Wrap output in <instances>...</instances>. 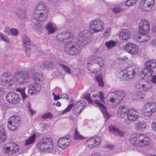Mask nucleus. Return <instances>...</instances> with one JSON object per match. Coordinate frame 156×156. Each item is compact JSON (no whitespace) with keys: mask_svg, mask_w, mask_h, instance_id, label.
Masks as SVG:
<instances>
[{"mask_svg":"<svg viewBox=\"0 0 156 156\" xmlns=\"http://www.w3.org/2000/svg\"><path fill=\"white\" fill-rule=\"evenodd\" d=\"M124 49L125 51L132 55L137 54L139 51L138 46L135 44L131 43L126 44L124 46Z\"/></svg>","mask_w":156,"mask_h":156,"instance_id":"obj_17","label":"nucleus"},{"mask_svg":"<svg viewBox=\"0 0 156 156\" xmlns=\"http://www.w3.org/2000/svg\"><path fill=\"white\" fill-rule=\"evenodd\" d=\"M6 99L9 103L15 105L20 102V98L19 94L11 92L7 94Z\"/></svg>","mask_w":156,"mask_h":156,"instance_id":"obj_12","label":"nucleus"},{"mask_svg":"<svg viewBox=\"0 0 156 156\" xmlns=\"http://www.w3.org/2000/svg\"><path fill=\"white\" fill-rule=\"evenodd\" d=\"M145 86L144 87L142 90L145 92L149 91L152 87V86L149 82L145 83Z\"/></svg>","mask_w":156,"mask_h":156,"instance_id":"obj_43","label":"nucleus"},{"mask_svg":"<svg viewBox=\"0 0 156 156\" xmlns=\"http://www.w3.org/2000/svg\"><path fill=\"white\" fill-rule=\"evenodd\" d=\"M71 141L69 136H67L59 138L57 141V145L60 148L64 149L70 146Z\"/></svg>","mask_w":156,"mask_h":156,"instance_id":"obj_15","label":"nucleus"},{"mask_svg":"<svg viewBox=\"0 0 156 156\" xmlns=\"http://www.w3.org/2000/svg\"><path fill=\"white\" fill-rule=\"evenodd\" d=\"M112 12L116 13L121 12L123 11V9L119 7H115L112 9Z\"/></svg>","mask_w":156,"mask_h":156,"instance_id":"obj_50","label":"nucleus"},{"mask_svg":"<svg viewBox=\"0 0 156 156\" xmlns=\"http://www.w3.org/2000/svg\"><path fill=\"white\" fill-rule=\"evenodd\" d=\"M110 30L111 28L110 27H109L107 29L104 34V35L105 36H108L110 35Z\"/></svg>","mask_w":156,"mask_h":156,"instance_id":"obj_59","label":"nucleus"},{"mask_svg":"<svg viewBox=\"0 0 156 156\" xmlns=\"http://www.w3.org/2000/svg\"><path fill=\"white\" fill-rule=\"evenodd\" d=\"M150 23L147 20L142 19L139 24V31L141 34L147 33L150 29Z\"/></svg>","mask_w":156,"mask_h":156,"instance_id":"obj_13","label":"nucleus"},{"mask_svg":"<svg viewBox=\"0 0 156 156\" xmlns=\"http://www.w3.org/2000/svg\"><path fill=\"white\" fill-rule=\"evenodd\" d=\"M135 127L138 130H144L147 128L146 123L143 121H140L136 124Z\"/></svg>","mask_w":156,"mask_h":156,"instance_id":"obj_28","label":"nucleus"},{"mask_svg":"<svg viewBox=\"0 0 156 156\" xmlns=\"http://www.w3.org/2000/svg\"><path fill=\"white\" fill-rule=\"evenodd\" d=\"M131 32L128 29H124L122 30L119 34V37L122 40H126L130 37Z\"/></svg>","mask_w":156,"mask_h":156,"instance_id":"obj_23","label":"nucleus"},{"mask_svg":"<svg viewBox=\"0 0 156 156\" xmlns=\"http://www.w3.org/2000/svg\"><path fill=\"white\" fill-rule=\"evenodd\" d=\"M96 80L98 82L99 86L102 87L104 85V83L101 75H97L96 76Z\"/></svg>","mask_w":156,"mask_h":156,"instance_id":"obj_40","label":"nucleus"},{"mask_svg":"<svg viewBox=\"0 0 156 156\" xmlns=\"http://www.w3.org/2000/svg\"><path fill=\"white\" fill-rule=\"evenodd\" d=\"M103 61L101 57L94 56L90 62L87 63V67L91 73H96L99 71L100 68L103 66Z\"/></svg>","mask_w":156,"mask_h":156,"instance_id":"obj_6","label":"nucleus"},{"mask_svg":"<svg viewBox=\"0 0 156 156\" xmlns=\"http://www.w3.org/2000/svg\"><path fill=\"white\" fill-rule=\"evenodd\" d=\"M20 119L17 115H13L10 117L8 120V127L11 131H14L18 129Z\"/></svg>","mask_w":156,"mask_h":156,"instance_id":"obj_8","label":"nucleus"},{"mask_svg":"<svg viewBox=\"0 0 156 156\" xmlns=\"http://www.w3.org/2000/svg\"><path fill=\"white\" fill-rule=\"evenodd\" d=\"M99 98L100 99L101 101L102 102L104 103L105 102V98L104 96L103 93L101 91H99Z\"/></svg>","mask_w":156,"mask_h":156,"instance_id":"obj_52","label":"nucleus"},{"mask_svg":"<svg viewBox=\"0 0 156 156\" xmlns=\"http://www.w3.org/2000/svg\"><path fill=\"white\" fill-rule=\"evenodd\" d=\"M144 11H147L150 10L154 3V0H142L140 3Z\"/></svg>","mask_w":156,"mask_h":156,"instance_id":"obj_19","label":"nucleus"},{"mask_svg":"<svg viewBox=\"0 0 156 156\" xmlns=\"http://www.w3.org/2000/svg\"><path fill=\"white\" fill-rule=\"evenodd\" d=\"M32 78L35 81L40 82L42 80L43 74L41 73L34 72L32 74Z\"/></svg>","mask_w":156,"mask_h":156,"instance_id":"obj_30","label":"nucleus"},{"mask_svg":"<svg viewBox=\"0 0 156 156\" xmlns=\"http://www.w3.org/2000/svg\"><path fill=\"white\" fill-rule=\"evenodd\" d=\"M144 112L148 113L151 114V109L150 106V103L147 102L144 106Z\"/></svg>","mask_w":156,"mask_h":156,"instance_id":"obj_45","label":"nucleus"},{"mask_svg":"<svg viewBox=\"0 0 156 156\" xmlns=\"http://www.w3.org/2000/svg\"><path fill=\"white\" fill-rule=\"evenodd\" d=\"M1 80L2 84L6 87L11 86L14 82L12 76L7 73H4L1 76Z\"/></svg>","mask_w":156,"mask_h":156,"instance_id":"obj_14","label":"nucleus"},{"mask_svg":"<svg viewBox=\"0 0 156 156\" xmlns=\"http://www.w3.org/2000/svg\"><path fill=\"white\" fill-rule=\"evenodd\" d=\"M131 143L137 147H143L150 145V139L146 135L142 133H134L130 136Z\"/></svg>","mask_w":156,"mask_h":156,"instance_id":"obj_2","label":"nucleus"},{"mask_svg":"<svg viewBox=\"0 0 156 156\" xmlns=\"http://www.w3.org/2000/svg\"><path fill=\"white\" fill-rule=\"evenodd\" d=\"M3 151L5 154H13L12 150L11 149V146L5 147L3 149Z\"/></svg>","mask_w":156,"mask_h":156,"instance_id":"obj_44","label":"nucleus"},{"mask_svg":"<svg viewBox=\"0 0 156 156\" xmlns=\"http://www.w3.org/2000/svg\"><path fill=\"white\" fill-rule=\"evenodd\" d=\"M25 88H18L16 89V91L17 92H19L21 95L22 98L23 100H24L27 97V96L26 94L25 93Z\"/></svg>","mask_w":156,"mask_h":156,"instance_id":"obj_37","label":"nucleus"},{"mask_svg":"<svg viewBox=\"0 0 156 156\" xmlns=\"http://www.w3.org/2000/svg\"><path fill=\"white\" fill-rule=\"evenodd\" d=\"M75 104L79 108V109H80V112H81L86 106V103L83 100H80L76 102Z\"/></svg>","mask_w":156,"mask_h":156,"instance_id":"obj_33","label":"nucleus"},{"mask_svg":"<svg viewBox=\"0 0 156 156\" xmlns=\"http://www.w3.org/2000/svg\"><path fill=\"white\" fill-rule=\"evenodd\" d=\"M127 117L129 120L131 121H135L139 118L138 113L136 110H133L132 108L129 109Z\"/></svg>","mask_w":156,"mask_h":156,"instance_id":"obj_20","label":"nucleus"},{"mask_svg":"<svg viewBox=\"0 0 156 156\" xmlns=\"http://www.w3.org/2000/svg\"><path fill=\"white\" fill-rule=\"evenodd\" d=\"M111 94V95L115 97L119 102L124 99L126 95V92L125 91L120 90L115 91Z\"/></svg>","mask_w":156,"mask_h":156,"instance_id":"obj_21","label":"nucleus"},{"mask_svg":"<svg viewBox=\"0 0 156 156\" xmlns=\"http://www.w3.org/2000/svg\"><path fill=\"white\" fill-rule=\"evenodd\" d=\"M137 71V69L135 66H128L123 71L121 69L117 70V77L122 80L132 79L134 77Z\"/></svg>","mask_w":156,"mask_h":156,"instance_id":"obj_3","label":"nucleus"},{"mask_svg":"<svg viewBox=\"0 0 156 156\" xmlns=\"http://www.w3.org/2000/svg\"><path fill=\"white\" fill-rule=\"evenodd\" d=\"M101 140V137L96 136L88 140L86 142V145L90 149L94 148L100 145Z\"/></svg>","mask_w":156,"mask_h":156,"instance_id":"obj_11","label":"nucleus"},{"mask_svg":"<svg viewBox=\"0 0 156 156\" xmlns=\"http://www.w3.org/2000/svg\"><path fill=\"white\" fill-rule=\"evenodd\" d=\"M104 27L103 22L101 20H92L89 23V29L92 34L102 31Z\"/></svg>","mask_w":156,"mask_h":156,"instance_id":"obj_7","label":"nucleus"},{"mask_svg":"<svg viewBox=\"0 0 156 156\" xmlns=\"http://www.w3.org/2000/svg\"><path fill=\"white\" fill-rule=\"evenodd\" d=\"M0 38L1 40L5 42H9V40L8 39L7 37L3 34L0 35Z\"/></svg>","mask_w":156,"mask_h":156,"instance_id":"obj_55","label":"nucleus"},{"mask_svg":"<svg viewBox=\"0 0 156 156\" xmlns=\"http://www.w3.org/2000/svg\"><path fill=\"white\" fill-rule=\"evenodd\" d=\"M16 82L19 84H24L29 80L30 76L28 74L24 72H18L15 75Z\"/></svg>","mask_w":156,"mask_h":156,"instance_id":"obj_9","label":"nucleus"},{"mask_svg":"<svg viewBox=\"0 0 156 156\" xmlns=\"http://www.w3.org/2000/svg\"><path fill=\"white\" fill-rule=\"evenodd\" d=\"M43 65L44 67L48 70H52L55 67V64L50 60H44L43 62Z\"/></svg>","mask_w":156,"mask_h":156,"instance_id":"obj_26","label":"nucleus"},{"mask_svg":"<svg viewBox=\"0 0 156 156\" xmlns=\"http://www.w3.org/2000/svg\"><path fill=\"white\" fill-rule=\"evenodd\" d=\"M59 66L62 68L64 71L68 74H70L71 73V69L68 66L60 63L59 64Z\"/></svg>","mask_w":156,"mask_h":156,"instance_id":"obj_36","label":"nucleus"},{"mask_svg":"<svg viewBox=\"0 0 156 156\" xmlns=\"http://www.w3.org/2000/svg\"><path fill=\"white\" fill-rule=\"evenodd\" d=\"M48 12L44 3L41 2L36 7L33 13L34 17L36 19L39 18V20L41 21L45 20L48 16Z\"/></svg>","mask_w":156,"mask_h":156,"instance_id":"obj_5","label":"nucleus"},{"mask_svg":"<svg viewBox=\"0 0 156 156\" xmlns=\"http://www.w3.org/2000/svg\"><path fill=\"white\" fill-rule=\"evenodd\" d=\"M129 109L123 106H120L118 110V114L120 117L123 118L127 116Z\"/></svg>","mask_w":156,"mask_h":156,"instance_id":"obj_25","label":"nucleus"},{"mask_svg":"<svg viewBox=\"0 0 156 156\" xmlns=\"http://www.w3.org/2000/svg\"><path fill=\"white\" fill-rule=\"evenodd\" d=\"M11 146V149L12 150L13 154L17 152L19 150V147L17 144L13 143Z\"/></svg>","mask_w":156,"mask_h":156,"instance_id":"obj_41","label":"nucleus"},{"mask_svg":"<svg viewBox=\"0 0 156 156\" xmlns=\"http://www.w3.org/2000/svg\"><path fill=\"white\" fill-rule=\"evenodd\" d=\"M26 48L25 53L26 54V56L29 57L30 55V47H25Z\"/></svg>","mask_w":156,"mask_h":156,"instance_id":"obj_56","label":"nucleus"},{"mask_svg":"<svg viewBox=\"0 0 156 156\" xmlns=\"http://www.w3.org/2000/svg\"><path fill=\"white\" fill-rule=\"evenodd\" d=\"M83 99H86L89 103H93V101L90 98V94H87L83 95Z\"/></svg>","mask_w":156,"mask_h":156,"instance_id":"obj_47","label":"nucleus"},{"mask_svg":"<svg viewBox=\"0 0 156 156\" xmlns=\"http://www.w3.org/2000/svg\"><path fill=\"white\" fill-rule=\"evenodd\" d=\"M94 102L95 104L100 107V110L102 113L107 111L106 107L103 104L101 103L98 101L94 100Z\"/></svg>","mask_w":156,"mask_h":156,"instance_id":"obj_38","label":"nucleus"},{"mask_svg":"<svg viewBox=\"0 0 156 156\" xmlns=\"http://www.w3.org/2000/svg\"><path fill=\"white\" fill-rule=\"evenodd\" d=\"M151 109V114L156 111V103L155 102L150 103Z\"/></svg>","mask_w":156,"mask_h":156,"instance_id":"obj_46","label":"nucleus"},{"mask_svg":"<svg viewBox=\"0 0 156 156\" xmlns=\"http://www.w3.org/2000/svg\"><path fill=\"white\" fill-rule=\"evenodd\" d=\"M133 4L131 3V2L129 0H127V1L125 2V5L127 6H129L132 5Z\"/></svg>","mask_w":156,"mask_h":156,"instance_id":"obj_62","label":"nucleus"},{"mask_svg":"<svg viewBox=\"0 0 156 156\" xmlns=\"http://www.w3.org/2000/svg\"><path fill=\"white\" fill-rule=\"evenodd\" d=\"M150 39V37L146 34H142V35L139 37L138 41L140 42H144Z\"/></svg>","mask_w":156,"mask_h":156,"instance_id":"obj_34","label":"nucleus"},{"mask_svg":"<svg viewBox=\"0 0 156 156\" xmlns=\"http://www.w3.org/2000/svg\"><path fill=\"white\" fill-rule=\"evenodd\" d=\"M133 97L134 99H142L144 98L143 95L141 91L138 90L136 91L133 94Z\"/></svg>","mask_w":156,"mask_h":156,"instance_id":"obj_39","label":"nucleus"},{"mask_svg":"<svg viewBox=\"0 0 156 156\" xmlns=\"http://www.w3.org/2000/svg\"><path fill=\"white\" fill-rule=\"evenodd\" d=\"M151 127L153 130L156 131V122H153L151 124Z\"/></svg>","mask_w":156,"mask_h":156,"instance_id":"obj_60","label":"nucleus"},{"mask_svg":"<svg viewBox=\"0 0 156 156\" xmlns=\"http://www.w3.org/2000/svg\"><path fill=\"white\" fill-rule=\"evenodd\" d=\"M73 38L72 33L67 31H64L60 33L57 36V40L58 41L63 42L64 41L67 39H72Z\"/></svg>","mask_w":156,"mask_h":156,"instance_id":"obj_16","label":"nucleus"},{"mask_svg":"<svg viewBox=\"0 0 156 156\" xmlns=\"http://www.w3.org/2000/svg\"><path fill=\"white\" fill-rule=\"evenodd\" d=\"M61 98L63 99H68L67 94L66 93H64L62 94L61 96Z\"/></svg>","mask_w":156,"mask_h":156,"instance_id":"obj_61","label":"nucleus"},{"mask_svg":"<svg viewBox=\"0 0 156 156\" xmlns=\"http://www.w3.org/2000/svg\"><path fill=\"white\" fill-rule=\"evenodd\" d=\"M116 45L115 42L112 40H110L105 43V45L109 49L110 48L115 47Z\"/></svg>","mask_w":156,"mask_h":156,"instance_id":"obj_42","label":"nucleus"},{"mask_svg":"<svg viewBox=\"0 0 156 156\" xmlns=\"http://www.w3.org/2000/svg\"><path fill=\"white\" fill-rule=\"evenodd\" d=\"M90 156H102V155L101 153H97L93 154Z\"/></svg>","mask_w":156,"mask_h":156,"instance_id":"obj_64","label":"nucleus"},{"mask_svg":"<svg viewBox=\"0 0 156 156\" xmlns=\"http://www.w3.org/2000/svg\"><path fill=\"white\" fill-rule=\"evenodd\" d=\"M105 147L109 150H111L114 149L115 146L114 145L108 144L106 145Z\"/></svg>","mask_w":156,"mask_h":156,"instance_id":"obj_58","label":"nucleus"},{"mask_svg":"<svg viewBox=\"0 0 156 156\" xmlns=\"http://www.w3.org/2000/svg\"><path fill=\"white\" fill-rule=\"evenodd\" d=\"M41 87V85L39 83L34 81L29 85L28 93L30 95H37L40 93Z\"/></svg>","mask_w":156,"mask_h":156,"instance_id":"obj_10","label":"nucleus"},{"mask_svg":"<svg viewBox=\"0 0 156 156\" xmlns=\"http://www.w3.org/2000/svg\"><path fill=\"white\" fill-rule=\"evenodd\" d=\"M38 148L41 151L51 152L54 148L52 139L48 137L41 139L38 143Z\"/></svg>","mask_w":156,"mask_h":156,"instance_id":"obj_4","label":"nucleus"},{"mask_svg":"<svg viewBox=\"0 0 156 156\" xmlns=\"http://www.w3.org/2000/svg\"><path fill=\"white\" fill-rule=\"evenodd\" d=\"M90 33L87 30L80 32L77 37V43L71 41L67 42L65 45V51L71 55L79 54L82 50L81 46L87 44L90 41Z\"/></svg>","mask_w":156,"mask_h":156,"instance_id":"obj_1","label":"nucleus"},{"mask_svg":"<svg viewBox=\"0 0 156 156\" xmlns=\"http://www.w3.org/2000/svg\"><path fill=\"white\" fill-rule=\"evenodd\" d=\"M103 114L104 118L106 119V120H107L111 117L110 115L107 111L104 112V113H103Z\"/></svg>","mask_w":156,"mask_h":156,"instance_id":"obj_57","label":"nucleus"},{"mask_svg":"<svg viewBox=\"0 0 156 156\" xmlns=\"http://www.w3.org/2000/svg\"><path fill=\"white\" fill-rule=\"evenodd\" d=\"M52 117V115L51 112H48V113L44 114L42 116V119H45L47 118H51Z\"/></svg>","mask_w":156,"mask_h":156,"instance_id":"obj_51","label":"nucleus"},{"mask_svg":"<svg viewBox=\"0 0 156 156\" xmlns=\"http://www.w3.org/2000/svg\"><path fill=\"white\" fill-rule=\"evenodd\" d=\"M18 14H18L17 15L20 18L23 19L25 18L26 17V12L24 10L20 11Z\"/></svg>","mask_w":156,"mask_h":156,"instance_id":"obj_48","label":"nucleus"},{"mask_svg":"<svg viewBox=\"0 0 156 156\" xmlns=\"http://www.w3.org/2000/svg\"><path fill=\"white\" fill-rule=\"evenodd\" d=\"M36 138V135L35 134H33L32 136H30L28 139L26 140L25 143V145H28L33 143L35 140Z\"/></svg>","mask_w":156,"mask_h":156,"instance_id":"obj_35","label":"nucleus"},{"mask_svg":"<svg viewBox=\"0 0 156 156\" xmlns=\"http://www.w3.org/2000/svg\"><path fill=\"white\" fill-rule=\"evenodd\" d=\"M145 83H143L141 81L138 83L136 85V87L137 88L142 90L144 87L145 86Z\"/></svg>","mask_w":156,"mask_h":156,"instance_id":"obj_53","label":"nucleus"},{"mask_svg":"<svg viewBox=\"0 0 156 156\" xmlns=\"http://www.w3.org/2000/svg\"><path fill=\"white\" fill-rule=\"evenodd\" d=\"M83 138V136L80 135L77 131L76 129L75 131L74 139L75 140L82 139Z\"/></svg>","mask_w":156,"mask_h":156,"instance_id":"obj_49","label":"nucleus"},{"mask_svg":"<svg viewBox=\"0 0 156 156\" xmlns=\"http://www.w3.org/2000/svg\"><path fill=\"white\" fill-rule=\"evenodd\" d=\"M145 67L149 68H155L156 67V61L155 60H148L144 63Z\"/></svg>","mask_w":156,"mask_h":156,"instance_id":"obj_29","label":"nucleus"},{"mask_svg":"<svg viewBox=\"0 0 156 156\" xmlns=\"http://www.w3.org/2000/svg\"><path fill=\"white\" fill-rule=\"evenodd\" d=\"M152 82L154 83L155 84L156 83V76L154 75L153 76L151 80Z\"/></svg>","mask_w":156,"mask_h":156,"instance_id":"obj_63","label":"nucleus"},{"mask_svg":"<svg viewBox=\"0 0 156 156\" xmlns=\"http://www.w3.org/2000/svg\"><path fill=\"white\" fill-rule=\"evenodd\" d=\"M23 46L25 47H30L31 45L30 41L29 38L25 35H23Z\"/></svg>","mask_w":156,"mask_h":156,"instance_id":"obj_31","label":"nucleus"},{"mask_svg":"<svg viewBox=\"0 0 156 156\" xmlns=\"http://www.w3.org/2000/svg\"><path fill=\"white\" fill-rule=\"evenodd\" d=\"M153 72V70L151 68L145 67L142 71V75H144V76L148 78L152 75Z\"/></svg>","mask_w":156,"mask_h":156,"instance_id":"obj_27","label":"nucleus"},{"mask_svg":"<svg viewBox=\"0 0 156 156\" xmlns=\"http://www.w3.org/2000/svg\"><path fill=\"white\" fill-rule=\"evenodd\" d=\"M108 129L110 132H112L116 136H123L124 133L123 131L111 125L109 126L108 127Z\"/></svg>","mask_w":156,"mask_h":156,"instance_id":"obj_24","label":"nucleus"},{"mask_svg":"<svg viewBox=\"0 0 156 156\" xmlns=\"http://www.w3.org/2000/svg\"><path fill=\"white\" fill-rule=\"evenodd\" d=\"M73 107V113L75 114L76 116H78L81 112H80V109L75 104H72L69 105L61 113V114H63L70 111Z\"/></svg>","mask_w":156,"mask_h":156,"instance_id":"obj_18","label":"nucleus"},{"mask_svg":"<svg viewBox=\"0 0 156 156\" xmlns=\"http://www.w3.org/2000/svg\"><path fill=\"white\" fill-rule=\"evenodd\" d=\"M45 28L48 34H52L57 30V27L56 25L51 22L48 23L46 25Z\"/></svg>","mask_w":156,"mask_h":156,"instance_id":"obj_22","label":"nucleus"},{"mask_svg":"<svg viewBox=\"0 0 156 156\" xmlns=\"http://www.w3.org/2000/svg\"><path fill=\"white\" fill-rule=\"evenodd\" d=\"M7 138V136L5 129L2 127H0V140L1 142L4 141Z\"/></svg>","mask_w":156,"mask_h":156,"instance_id":"obj_32","label":"nucleus"},{"mask_svg":"<svg viewBox=\"0 0 156 156\" xmlns=\"http://www.w3.org/2000/svg\"><path fill=\"white\" fill-rule=\"evenodd\" d=\"M10 34L13 35H16L18 34V31L17 29L14 28H12L10 30Z\"/></svg>","mask_w":156,"mask_h":156,"instance_id":"obj_54","label":"nucleus"}]
</instances>
